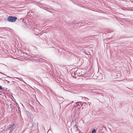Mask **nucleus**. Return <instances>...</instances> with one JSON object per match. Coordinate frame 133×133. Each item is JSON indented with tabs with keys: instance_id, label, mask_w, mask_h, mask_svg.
Segmentation results:
<instances>
[{
	"instance_id": "f257e3e1",
	"label": "nucleus",
	"mask_w": 133,
	"mask_h": 133,
	"mask_svg": "<svg viewBox=\"0 0 133 133\" xmlns=\"http://www.w3.org/2000/svg\"><path fill=\"white\" fill-rule=\"evenodd\" d=\"M17 19V17H16L10 16L8 17L7 20L8 22H15Z\"/></svg>"
},
{
	"instance_id": "f03ea898",
	"label": "nucleus",
	"mask_w": 133,
	"mask_h": 133,
	"mask_svg": "<svg viewBox=\"0 0 133 133\" xmlns=\"http://www.w3.org/2000/svg\"><path fill=\"white\" fill-rule=\"evenodd\" d=\"M96 131L95 129H94L93 130L92 133H96Z\"/></svg>"
},
{
	"instance_id": "7ed1b4c3",
	"label": "nucleus",
	"mask_w": 133,
	"mask_h": 133,
	"mask_svg": "<svg viewBox=\"0 0 133 133\" xmlns=\"http://www.w3.org/2000/svg\"><path fill=\"white\" fill-rule=\"evenodd\" d=\"M2 89V87L0 86V89Z\"/></svg>"
}]
</instances>
